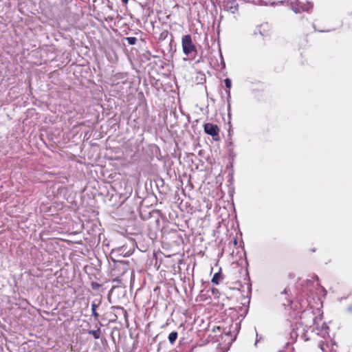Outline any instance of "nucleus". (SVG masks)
<instances>
[{
    "label": "nucleus",
    "mask_w": 352,
    "mask_h": 352,
    "mask_svg": "<svg viewBox=\"0 0 352 352\" xmlns=\"http://www.w3.org/2000/svg\"><path fill=\"white\" fill-rule=\"evenodd\" d=\"M182 45L183 52L186 56L197 52L196 46L193 44L191 36L190 34L184 35L182 37Z\"/></svg>",
    "instance_id": "obj_1"
},
{
    "label": "nucleus",
    "mask_w": 352,
    "mask_h": 352,
    "mask_svg": "<svg viewBox=\"0 0 352 352\" xmlns=\"http://www.w3.org/2000/svg\"><path fill=\"white\" fill-rule=\"evenodd\" d=\"M204 132L212 137V139L217 141L219 138V129L217 125L212 123H206L204 125Z\"/></svg>",
    "instance_id": "obj_2"
},
{
    "label": "nucleus",
    "mask_w": 352,
    "mask_h": 352,
    "mask_svg": "<svg viewBox=\"0 0 352 352\" xmlns=\"http://www.w3.org/2000/svg\"><path fill=\"white\" fill-rule=\"evenodd\" d=\"M225 9L231 13H235L238 10V3L235 0H228L225 3Z\"/></svg>",
    "instance_id": "obj_3"
},
{
    "label": "nucleus",
    "mask_w": 352,
    "mask_h": 352,
    "mask_svg": "<svg viewBox=\"0 0 352 352\" xmlns=\"http://www.w3.org/2000/svg\"><path fill=\"white\" fill-rule=\"evenodd\" d=\"M111 254L114 256H127L126 254L124 253V247H120L118 248L113 250L111 252Z\"/></svg>",
    "instance_id": "obj_4"
},
{
    "label": "nucleus",
    "mask_w": 352,
    "mask_h": 352,
    "mask_svg": "<svg viewBox=\"0 0 352 352\" xmlns=\"http://www.w3.org/2000/svg\"><path fill=\"white\" fill-rule=\"evenodd\" d=\"M88 333L92 335L95 339H99L101 335V331L100 328H98L96 330L89 331Z\"/></svg>",
    "instance_id": "obj_5"
},
{
    "label": "nucleus",
    "mask_w": 352,
    "mask_h": 352,
    "mask_svg": "<svg viewBox=\"0 0 352 352\" xmlns=\"http://www.w3.org/2000/svg\"><path fill=\"white\" fill-rule=\"evenodd\" d=\"M177 338V332L173 331L168 336V341L171 344H173Z\"/></svg>",
    "instance_id": "obj_6"
},
{
    "label": "nucleus",
    "mask_w": 352,
    "mask_h": 352,
    "mask_svg": "<svg viewBox=\"0 0 352 352\" xmlns=\"http://www.w3.org/2000/svg\"><path fill=\"white\" fill-rule=\"evenodd\" d=\"M221 278V272H217L214 274L212 278V283L215 285H218Z\"/></svg>",
    "instance_id": "obj_7"
},
{
    "label": "nucleus",
    "mask_w": 352,
    "mask_h": 352,
    "mask_svg": "<svg viewBox=\"0 0 352 352\" xmlns=\"http://www.w3.org/2000/svg\"><path fill=\"white\" fill-rule=\"evenodd\" d=\"M98 307V305L96 304L95 302H93L91 304V311H92V314L93 316H94L95 319L96 320H98V314L97 313L96 311V308Z\"/></svg>",
    "instance_id": "obj_8"
},
{
    "label": "nucleus",
    "mask_w": 352,
    "mask_h": 352,
    "mask_svg": "<svg viewBox=\"0 0 352 352\" xmlns=\"http://www.w3.org/2000/svg\"><path fill=\"white\" fill-rule=\"evenodd\" d=\"M125 39L129 45H135L137 42V38L135 37H126Z\"/></svg>",
    "instance_id": "obj_9"
},
{
    "label": "nucleus",
    "mask_w": 352,
    "mask_h": 352,
    "mask_svg": "<svg viewBox=\"0 0 352 352\" xmlns=\"http://www.w3.org/2000/svg\"><path fill=\"white\" fill-rule=\"evenodd\" d=\"M113 308L120 310L122 311V313L123 314L124 318L127 317V312L124 308L120 307H113Z\"/></svg>",
    "instance_id": "obj_10"
},
{
    "label": "nucleus",
    "mask_w": 352,
    "mask_h": 352,
    "mask_svg": "<svg viewBox=\"0 0 352 352\" xmlns=\"http://www.w3.org/2000/svg\"><path fill=\"white\" fill-rule=\"evenodd\" d=\"M231 80L229 78L225 79V85L227 88L230 89L231 87Z\"/></svg>",
    "instance_id": "obj_11"
},
{
    "label": "nucleus",
    "mask_w": 352,
    "mask_h": 352,
    "mask_svg": "<svg viewBox=\"0 0 352 352\" xmlns=\"http://www.w3.org/2000/svg\"><path fill=\"white\" fill-rule=\"evenodd\" d=\"M100 287V285L99 283H98L93 282V283H91V288H92L93 289H98Z\"/></svg>",
    "instance_id": "obj_12"
},
{
    "label": "nucleus",
    "mask_w": 352,
    "mask_h": 352,
    "mask_svg": "<svg viewBox=\"0 0 352 352\" xmlns=\"http://www.w3.org/2000/svg\"><path fill=\"white\" fill-rule=\"evenodd\" d=\"M288 292V290L285 288L283 292H281V294H287Z\"/></svg>",
    "instance_id": "obj_13"
},
{
    "label": "nucleus",
    "mask_w": 352,
    "mask_h": 352,
    "mask_svg": "<svg viewBox=\"0 0 352 352\" xmlns=\"http://www.w3.org/2000/svg\"><path fill=\"white\" fill-rule=\"evenodd\" d=\"M129 0H122V2L124 3V4H126L128 3Z\"/></svg>",
    "instance_id": "obj_14"
},
{
    "label": "nucleus",
    "mask_w": 352,
    "mask_h": 352,
    "mask_svg": "<svg viewBox=\"0 0 352 352\" xmlns=\"http://www.w3.org/2000/svg\"><path fill=\"white\" fill-rule=\"evenodd\" d=\"M292 303V300L287 299V305H290Z\"/></svg>",
    "instance_id": "obj_15"
},
{
    "label": "nucleus",
    "mask_w": 352,
    "mask_h": 352,
    "mask_svg": "<svg viewBox=\"0 0 352 352\" xmlns=\"http://www.w3.org/2000/svg\"><path fill=\"white\" fill-rule=\"evenodd\" d=\"M201 80H203V79L204 78V74H201Z\"/></svg>",
    "instance_id": "obj_16"
},
{
    "label": "nucleus",
    "mask_w": 352,
    "mask_h": 352,
    "mask_svg": "<svg viewBox=\"0 0 352 352\" xmlns=\"http://www.w3.org/2000/svg\"><path fill=\"white\" fill-rule=\"evenodd\" d=\"M215 290H216L215 289H212V292L215 293Z\"/></svg>",
    "instance_id": "obj_17"
}]
</instances>
